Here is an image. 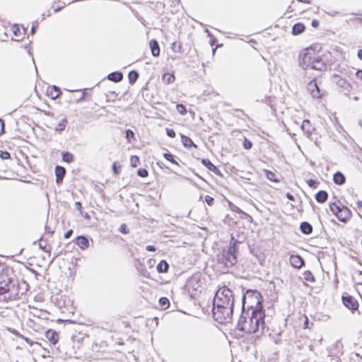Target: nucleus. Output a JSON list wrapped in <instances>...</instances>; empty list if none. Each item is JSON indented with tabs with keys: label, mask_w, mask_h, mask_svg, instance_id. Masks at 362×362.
<instances>
[{
	"label": "nucleus",
	"mask_w": 362,
	"mask_h": 362,
	"mask_svg": "<svg viewBox=\"0 0 362 362\" xmlns=\"http://www.w3.org/2000/svg\"><path fill=\"white\" fill-rule=\"evenodd\" d=\"M62 8V7H58L55 9V12H58L59 11H60Z\"/></svg>",
	"instance_id": "338daca9"
},
{
	"label": "nucleus",
	"mask_w": 362,
	"mask_h": 362,
	"mask_svg": "<svg viewBox=\"0 0 362 362\" xmlns=\"http://www.w3.org/2000/svg\"><path fill=\"white\" fill-rule=\"evenodd\" d=\"M328 198V194L325 190H320L315 194V199L319 203H324Z\"/></svg>",
	"instance_id": "4be33fe9"
},
{
	"label": "nucleus",
	"mask_w": 362,
	"mask_h": 362,
	"mask_svg": "<svg viewBox=\"0 0 362 362\" xmlns=\"http://www.w3.org/2000/svg\"><path fill=\"white\" fill-rule=\"evenodd\" d=\"M123 75L121 72L115 71L112 72L107 76V79L113 82H119L122 80Z\"/></svg>",
	"instance_id": "412c9836"
},
{
	"label": "nucleus",
	"mask_w": 362,
	"mask_h": 362,
	"mask_svg": "<svg viewBox=\"0 0 362 362\" xmlns=\"http://www.w3.org/2000/svg\"><path fill=\"white\" fill-rule=\"evenodd\" d=\"M308 90L314 98H320L322 95L315 81H310L308 84Z\"/></svg>",
	"instance_id": "6e6552de"
},
{
	"label": "nucleus",
	"mask_w": 362,
	"mask_h": 362,
	"mask_svg": "<svg viewBox=\"0 0 362 362\" xmlns=\"http://www.w3.org/2000/svg\"><path fill=\"white\" fill-rule=\"evenodd\" d=\"M307 184L310 187L316 188L317 182L314 180L310 179V180H307Z\"/></svg>",
	"instance_id": "79ce46f5"
},
{
	"label": "nucleus",
	"mask_w": 362,
	"mask_h": 362,
	"mask_svg": "<svg viewBox=\"0 0 362 362\" xmlns=\"http://www.w3.org/2000/svg\"><path fill=\"white\" fill-rule=\"evenodd\" d=\"M334 78L335 79V83H337V85L339 88H341L343 89V90L344 91V94H349L352 88L349 82L345 78L339 77L337 75H334Z\"/></svg>",
	"instance_id": "0eeeda50"
},
{
	"label": "nucleus",
	"mask_w": 362,
	"mask_h": 362,
	"mask_svg": "<svg viewBox=\"0 0 362 362\" xmlns=\"http://www.w3.org/2000/svg\"><path fill=\"white\" fill-rule=\"evenodd\" d=\"M265 175L268 180H269L272 182H279L280 181L279 179L277 178L275 173H274L269 170H265Z\"/></svg>",
	"instance_id": "cd10ccee"
},
{
	"label": "nucleus",
	"mask_w": 362,
	"mask_h": 362,
	"mask_svg": "<svg viewBox=\"0 0 362 362\" xmlns=\"http://www.w3.org/2000/svg\"><path fill=\"white\" fill-rule=\"evenodd\" d=\"M302 130L309 136L312 134L313 127L309 120L305 119L301 124Z\"/></svg>",
	"instance_id": "a211bd4d"
},
{
	"label": "nucleus",
	"mask_w": 362,
	"mask_h": 362,
	"mask_svg": "<svg viewBox=\"0 0 362 362\" xmlns=\"http://www.w3.org/2000/svg\"><path fill=\"white\" fill-rule=\"evenodd\" d=\"M73 234V230L71 229L67 230L64 234V238L68 239Z\"/></svg>",
	"instance_id": "8fccbe9b"
},
{
	"label": "nucleus",
	"mask_w": 362,
	"mask_h": 362,
	"mask_svg": "<svg viewBox=\"0 0 362 362\" xmlns=\"http://www.w3.org/2000/svg\"><path fill=\"white\" fill-rule=\"evenodd\" d=\"M358 124L362 127V119L358 120Z\"/></svg>",
	"instance_id": "69168bd1"
},
{
	"label": "nucleus",
	"mask_w": 362,
	"mask_h": 362,
	"mask_svg": "<svg viewBox=\"0 0 362 362\" xmlns=\"http://www.w3.org/2000/svg\"><path fill=\"white\" fill-rule=\"evenodd\" d=\"M119 231L123 234H128L129 233V230L126 224L123 223L121 225L119 228Z\"/></svg>",
	"instance_id": "a19ab883"
},
{
	"label": "nucleus",
	"mask_w": 362,
	"mask_h": 362,
	"mask_svg": "<svg viewBox=\"0 0 362 362\" xmlns=\"http://www.w3.org/2000/svg\"><path fill=\"white\" fill-rule=\"evenodd\" d=\"M357 56L361 60H362V49L358 51Z\"/></svg>",
	"instance_id": "052dcab7"
},
{
	"label": "nucleus",
	"mask_w": 362,
	"mask_h": 362,
	"mask_svg": "<svg viewBox=\"0 0 362 362\" xmlns=\"http://www.w3.org/2000/svg\"><path fill=\"white\" fill-rule=\"evenodd\" d=\"M169 265L165 260L160 261L157 265V270L159 273L166 272Z\"/></svg>",
	"instance_id": "393cba45"
},
{
	"label": "nucleus",
	"mask_w": 362,
	"mask_h": 362,
	"mask_svg": "<svg viewBox=\"0 0 362 362\" xmlns=\"http://www.w3.org/2000/svg\"><path fill=\"white\" fill-rule=\"evenodd\" d=\"M197 281L198 279L196 277H193L189 280V284L192 285L194 281L197 282Z\"/></svg>",
	"instance_id": "bf43d9fd"
},
{
	"label": "nucleus",
	"mask_w": 362,
	"mask_h": 362,
	"mask_svg": "<svg viewBox=\"0 0 362 362\" xmlns=\"http://www.w3.org/2000/svg\"><path fill=\"white\" fill-rule=\"evenodd\" d=\"M337 217L341 222L346 223L351 217V211L347 207L342 206Z\"/></svg>",
	"instance_id": "9d476101"
},
{
	"label": "nucleus",
	"mask_w": 362,
	"mask_h": 362,
	"mask_svg": "<svg viewBox=\"0 0 362 362\" xmlns=\"http://www.w3.org/2000/svg\"><path fill=\"white\" fill-rule=\"evenodd\" d=\"M76 245L82 250H84L89 247V240L84 236H78L76 238Z\"/></svg>",
	"instance_id": "f3484780"
},
{
	"label": "nucleus",
	"mask_w": 362,
	"mask_h": 362,
	"mask_svg": "<svg viewBox=\"0 0 362 362\" xmlns=\"http://www.w3.org/2000/svg\"><path fill=\"white\" fill-rule=\"evenodd\" d=\"M18 336L19 337H21V339H23V340H25L27 343L30 344H32V341H30V339L28 337H25L24 336H23L22 334H18Z\"/></svg>",
	"instance_id": "3c124183"
},
{
	"label": "nucleus",
	"mask_w": 362,
	"mask_h": 362,
	"mask_svg": "<svg viewBox=\"0 0 362 362\" xmlns=\"http://www.w3.org/2000/svg\"><path fill=\"white\" fill-rule=\"evenodd\" d=\"M62 160L63 161L70 163L74 160V156L72 153L69 152H63L62 153Z\"/></svg>",
	"instance_id": "bb28decb"
},
{
	"label": "nucleus",
	"mask_w": 362,
	"mask_h": 362,
	"mask_svg": "<svg viewBox=\"0 0 362 362\" xmlns=\"http://www.w3.org/2000/svg\"><path fill=\"white\" fill-rule=\"evenodd\" d=\"M356 206L358 208L362 209V201H358L356 202Z\"/></svg>",
	"instance_id": "680f3d73"
},
{
	"label": "nucleus",
	"mask_w": 362,
	"mask_h": 362,
	"mask_svg": "<svg viewBox=\"0 0 362 362\" xmlns=\"http://www.w3.org/2000/svg\"><path fill=\"white\" fill-rule=\"evenodd\" d=\"M235 296L233 292L223 286L219 288L214 298L213 317L219 323L230 322L233 313Z\"/></svg>",
	"instance_id": "f257e3e1"
},
{
	"label": "nucleus",
	"mask_w": 362,
	"mask_h": 362,
	"mask_svg": "<svg viewBox=\"0 0 362 362\" xmlns=\"http://www.w3.org/2000/svg\"><path fill=\"white\" fill-rule=\"evenodd\" d=\"M119 168L120 167L117 166V163L115 162L112 165V170L115 174L118 175L119 173Z\"/></svg>",
	"instance_id": "49530a36"
},
{
	"label": "nucleus",
	"mask_w": 362,
	"mask_h": 362,
	"mask_svg": "<svg viewBox=\"0 0 362 362\" xmlns=\"http://www.w3.org/2000/svg\"><path fill=\"white\" fill-rule=\"evenodd\" d=\"M30 32L32 34H34L35 32V26L33 25L31 28Z\"/></svg>",
	"instance_id": "e2e57ef3"
},
{
	"label": "nucleus",
	"mask_w": 362,
	"mask_h": 362,
	"mask_svg": "<svg viewBox=\"0 0 362 362\" xmlns=\"http://www.w3.org/2000/svg\"><path fill=\"white\" fill-rule=\"evenodd\" d=\"M317 54L311 48L302 50L299 54V65L304 70L312 67Z\"/></svg>",
	"instance_id": "423d86ee"
},
{
	"label": "nucleus",
	"mask_w": 362,
	"mask_h": 362,
	"mask_svg": "<svg viewBox=\"0 0 362 362\" xmlns=\"http://www.w3.org/2000/svg\"><path fill=\"white\" fill-rule=\"evenodd\" d=\"M0 157L4 160H7L11 158V155L8 151H0Z\"/></svg>",
	"instance_id": "58836bf2"
},
{
	"label": "nucleus",
	"mask_w": 362,
	"mask_h": 362,
	"mask_svg": "<svg viewBox=\"0 0 362 362\" xmlns=\"http://www.w3.org/2000/svg\"><path fill=\"white\" fill-rule=\"evenodd\" d=\"M75 207L77 210H78L79 211H81L82 206H81V204L80 202H75Z\"/></svg>",
	"instance_id": "603ef678"
},
{
	"label": "nucleus",
	"mask_w": 362,
	"mask_h": 362,
	"mask_svg": "<svg viewBox=\"0 0 362 362\" xmlns=\"http://www.w3.org/2000/svg\"><path fill=\"white\" fill-rule=\"evenodd\" d=\"M176 109H177V112L182 115H185L187 113L186 107L182 104L177 105Z\"/></svg>",
	"instance_id": "f704fd0d"
},
{
	"label": "nucleus",
	"mask_w": 362,
	"mask_h": 362,
	"mask_svg": "<svg viewBox=\"0 0 362 362\" xmlns=\"http://www.w3.org/2000/svg\"><path fill=\"white\" fill-rule=\"evenodd\" d=\"M146 250L150 252L156 251V247L153 245H147L146 247Z\"/></svg>",
	"instance_id": "864d4df0"
},
{
	"label": "nucleus",
	"mask_w": 362,
	"mask_h": 362,
	"mask_svg": "<svg viewBox=\"0 0 362 362\" xmlns=\"http://www.w3.org/2000/svg\"><path fill=\"white\" fill-rule=\"evenodd\" d=\"M45 337L52 344H56L59 340L58 333L55 330H53V329H48L45 332Z\"/></svg>",
	"instance_id": "f8f14e48"
},
{
	"label": "nucleus",
	"mask_w": 362,
	"mask_h": 362,
	"mask_svg": "<svg viewBox=\"0 0 362 362\" xmlns=\"http://www.w3.org/2000/svg\"><path fill=\"white\" fill-rule=\"evenodd\" d=\"M20 286L6 274H0V302H7L19 298Z\"/></svg>",
	"instance_id": "7ed1b4c3"
},
{
	"label": "nucleus",
	"mask_w": 362,
	"mask_h": 362,
	"mask_svg": "<svg viewBox=\"0 0 362 362\" xmlns=\"http://www.w3.org/2000/svg\"><path fill=\"white\" fill-rule=\"evenodd\" d=\"M286 198L291 201L294 200V197L292 194H291L290 193L286 194Z\"/></svg>",
	"instance_id": "4d7b16f0"
},
{
	"label": "nucleus",
	"mask_w": 362,
	"mask_h": 362,
	"mask_svg": "<svg viewBox=\"0 0 362 362\" xmlns=\"http://www.w3.org/2000/svg\"><path fill=\"white\" fill-rule=\"evenodd\" d=\"M202 163L216 175H221L220 170L209 159H202Z\"/></svg>",
	"instance_id": "2eb2a0df"
},
{
	"label": "nucleus",
	"mask_w": 362,
	"mask_h": 362,
	"mask_svg": "<svg viewBox=\"0 0 362 362\" xmlns=\"http://www.w3.org/2000/svg\"><path fill=\"white\" fill-rule=\"evenodd\" d=\"M181 141H182V144L185 147H189V148L191 146L197 147V146L194 144L192 140L187 136L182 134L181 135Z\"/></svg>",
	"instance_id": "b1692460"
},
{
	"label": "nucleus",
	"mask_w": 362,
	"mask_h": 362,
	"mask_svg": "<svg viewBox=\"0 0 362 362\" xmlns=\"http://www.w3.org/2000/svg\"><path fill=\"white\" fill-rule=\"evenodd\" d=\"M150 48L153 57H158L160 54V47L157 40H151L150 41Z\"/></svg>",
	"instance_id": "dca6fc26"
},
{
	"label": "nucleus",
	"mask_w": 362,
	"mask_h": 362,
	"mask_svg": "<svg viewBox=\"0 0 362 362\" xmlns=\"http://www.w3.org/2000/svg\"><path fill=\"white\" fill-rule=\"evenodd\" d=\"M130 163L132 167H136L138 163H139V157L136 156H132L130 158Z\"/></svg>",
	"instance_id": "c9c22d12"
},
{
	"label": "nucleus",
	"mask_w": 362,
	"mask_h": 362,
	"mask_svg": "<svg viewBox=\"0 0 362 362\" xmlns=\"http://www.w3.org/2000/svg\"><path fill=\"white\" fill-rule=\"evenodd\" d=\"M137 175L139 176V177H146L148 176V171L144 169V168H140L137 170Z\"/></svg>",
	"instance_id": "4c0bfd02"
},
{
	"label": "nucleus",
	"mask_w": 362,
	"mask_h": 362,
	"mask_svg": "<svg viewBox=\"0 0 362 362\" xmlns=\"http://www.w3.org/2000/svg\"><path fill=\"white\" fill-rule=\"evenodd\" d=\"M304 279L307 281L310 282H314L315 281V276L313 274V273L310 271H306L303 274Z\"/></svg>",
	"instance_id": "473e14b6"
},
{
	"label": "nucleus",
	"mask_w": 362,
	"mask_h": 362,
	"mask_svg": "<svg viewBox=\"0 0 362 362\" xmlns=\"http://www.w3.org/2000/svg\"><path fill=\"white\" fill-rule=\"evenodd\" d=\"M327 65L322 58L319 55H316L311 69L317 71H325Z\"/></svg>",
	"instance_id": "9b49d317"
},
{
	"label": "nucleus",
	"mask_w": 362,
	"mask_h": 362,
	"mask_svg": "<svg viewBox=\"0 0 362 362\" xmlns=\"http://www.w3.org/2000/svg\"><path fill=\"white\" fill-rule=\"evenodd\" d=\"M171 48L174 52H182V44L180 42H174L172 44Z\"/></svg>",
	"instance_id": "7c9ffc66"
},
{
	"label": "nucleus",
	"mask_w": 362,
	"mask_h": 362,
	"mask_svg": "<svg viewBox=\"0 0 362 362\" xmlns=\"http://www.w3.org/2000/svg\"><path fill=\"white\" fill-rule=\"evenodd\" d=\"M129 81L134 84L139 78V73L136 71H131L128 74Z\"/></svg>",
	"instance_id": "a878e982"
},
{
	"label": "nucleus",
	"mask_w": 362,
	"mask_h": 362,
	"mask_svg": "<svg viewBox=\"0 0 362 362\" xmlns=\"http://www.w3.org/2000/svg\"><path fill=\"white\" fill-rule=\"evenodd\" d=\"M264 317V312L252 313V312L242 311L237 329L247 334L262 335L265 329Z\"/></svg>",
	"instance_id": "f03ea898"
},
{
	"label": "nucleus",
	"mask_w": 362,
	"mask_h": 362,
	"mask_svg": "<svg viewBox=\"0 0 362 362\" xmlns=\"http://www.w3.org/2000/svg\"><path fill=\"white\" fill-rule=\"evenodd\" d=\"M4 132V122L0 119V136Z\"/></svg>",
	"instance_id": "09e8293b"
},
{
	"label": "nucleus",
	"mask_w": 362,
	"mask_h": 362,
	"mask_svg": "<svg viewBox=\"0 0 362 362\" xmlns=\"http://www.w3.org/2000/svg\"><path fill=\"white\" fill-rule=\"evenodd\" d=\"M134 133L131 129H127L126 131V137L127 139L134 137Z\"/></svg>",
	"instance_id": "de8ad7c7"
},
{
	"label": "nucleus",
	"mask_w": 362,
	"mask_h": 362,
	"mask_svg": "<svg viewBox=\"0 0 362 362\" xmlns=\"http://www.w3.org/2000/svg\"><path fill=\"white\" fill-rule=\"evenodd\" d=\"M243 146L245 149H250L252 146V144L250 141L247 140V139H245Z\"/></svg>",
	"instance_id": "37998d69"
},
{
	"label": "nucleus",
	"mask_w": 362,
	"mask_h": 362,
	"mask_svg": "<svg viewBox=\"0 0 362 362\" xmlns=\"http://www.w3.org/2000/svg\"><path fill=\"white\" fill-rule=\"evenodd\" d=\"M238 241L232 238L228 249L223 250L222 252L218 255V262L226 267H230L235 265L237 262L236 257V243Z\"/></svg>",
	"instance_id": "39448f33"
},
{
	"label": "nucleus",
	"mask_w": 362,
	"mask_h": 362,
	"mask_svg": "<svg viewBox=\"0 0 362 362\" xmlns=\"http://www.w3.org/2000/svg\"><path fill=\"white\" fill-rule=\"evenodd\" d=\"M329 208L331 211L337 216V214H339L340 209H341V206H339L336 203H331L329 204Z\"/></svg>",
	"instance_id": "2f4dec72"
},
{
	"label": "nucleus",
	"mask_w": 362,
	"mask_h": 362,
	"mask_svg": "<svg viewBox=\"0 0 362 362\" xmlns=\"http://www.w3.org/2000/svg\"><path fill=\"white\" fill-rule=\"evenodd\" d=\"M174 79H175V77H174L173 74H165L163 76V80L167 81L168 83H170L171 82H173L174 81Z\"/></svg>",
	"instance_id": "e433bc0d"
},
{
	"label": "nucleus",
	"mask_w": 362,
	"mask_h": 362,
	"mask_svg": "<svg viewBox=\"0 0 362 362\" xmlns=\"http://www.w3.org/2000/svg\"><path fill=\"white\" fill-rule=\"evenodd\" d=\"M40 248L42 249L45 252H48V250H47L46 245H43L42 243H39Z\"/></svg>",
	"instance_id": "6e6d98bb"
},
{
	"label": "nucleus",
	"mask_w": 362,
	"mask_h": 362,
	"mask_svg": "<svg viewBox=\"0 0 362 362\" xmlns=\"http://www.w3.org/2000/svg\"><path fill=\"white\" fill-rule=\"evenodd\" d=\"M166 134L170 138H174L175 136V132L173 129H167Z\"/></svg>",
	"instance_id": "a18cd8bd"
},
{
	"label": "nucleus",
	"mask_w": 362,
	"mask_h": 362,
	"mask_svg": "<svg viewBox=\"0 0 362 362\" xmlns=\"http://www.w3.org/2000/svg\"><path fill=\"white\" fill-rule=\"evenodd\" d=\"M159 305L163 309H167L170 305L169 300L165 297L159 299Z\"/></svg>",
	"instance_id": "c756f323"
},
{
	"label": "nucleus",
	"mask_w": 362,
	"mask_h": 362,
	"mask_svg": "<svg viewBox=\"0 0 362 362\" xmlns=\"http://www.w3.org/2000/svg\"><path fill=\"white\" fill-rule=\"evenodd\" d=\"M343 304L349 310H355L358 307L357 300L351 296H342Z\"/></svg>",
	"instance_id": "1a4fd4ad"
},
{
	"label": "nucleus",
	"mask_w": 362,
	"mask_h": 362,
	"mask_svg": "<svg viewBox=\"0 0 362 362\" xmlns=\"http://www.w3.org/2000/svg\"><path fill=\"white\" fill-rule=\"evenodd\" d=\"M318 25H319V23H318V21H316V20H313V21H312V25H313L314 28H317V27L318 26Z\"/></svg>",
	"instance_id": "13d9d810"
},
{
	"label": "nucleus",
	"mask_w": 362,
	"mask_h": 362,
	"mask_svg": "<svg viewBox=\"0 0 362 362\" xmlns=\"http://www.w3.org/2000/svg\"><path fill=\"white\" fill-rule=\"evenodd\" d=\"M65 174L66 170L64 167L59 165L55 167L56 182L57 185H60L62 182Z\"/></svg>",
	"instance_id": "ddd939ff"
},
{
	"label": "nucleus",
	"mask_w": 362,
	"mask_h": 362,
	"mask_svg": "<svg viewBox=\"0 0 362 362\" xmlns=\"http://www.w3.org/2000/svg\"><path fill=\"white\" fill-rule=\"evenodd\" d=\"M305 30V26L303 23H296L292 28V33L293 35H299Z\"/></svg>",
	"instance_id": "5701e85b"
},
{
	"label": "nucleus",
	"mask_w": 362,
	"mask_h": 362,
	"mask_svg": "<svg viewBox=\"0 0 362 362\" xmlns=\"http://www.w3.org/2000/svg\"><path fill=\"white\" fill-rule=\"evenodd\" d=\"M300 231L305 235H309L313 232V226L308 222L304 221L300 223Z\"/></svg>",
	"instance_id": "aec40b11"
},
{
	"label": "nucleus",
	"mask_w": 362,
	"mask_h": 362,
	"mask_svg": "<svg viewBox=\"0 0 362 362\" xmlns=\"http://www.w3.org/2000/svg\"><path fill=\"white\" fill-rule=\"evenodd\" d=\"M53 90H54V92H56V94L54 95L52 92H51V95H52V98H58L60 95V94H61L60 89L58 87L54 86H53Z\"/></svg>",
	"instance_id": "ea45409f"
},
{
	"label": "nucleus",
	"mask_w": 362,
	"mask_h": 362,
	"mask_svg": "<svg viewBox=\"0 0 362 362\" xmlns=\"http://www.w3.org/2000/svg\"><path fill=\"white\" fill-rule=\"evenodd\" d=\"M18 32H20L19 28H17L16 30H13V33L16 36H18V34H17Z\"/></svg>",
	"instance_id": "0e129e2a"
},
{
	"label": "nucleus",
	"mask_w": 362,
	"mask_h": 362,
	"mask_svg": "<svg viewBox=\"0 0 362 362\" xmlns=\"http://www.w3.org/2000/svg\"><path fill=\"white\" fill-rule=\"evenodd\" d=\"M84 217H85L86 218H90V216H89L88 214H86L84 216Z\"/></svg>",
	"instance_id": "774afa93"
},
{
	"label": "nucleus",
	"mask_w": 362,
	"mask_h": 362,
	"mask_svg": "<svg viewBox=\"0 0 362 362\" xmlns=\"http://www.w3.org/2000/svg\"><path fill=\"white\" fill-rule=\"evenodd\" d=\"M242 311L254 313L264 312L262 304V296L257 291L248 290L242 297Z\"/></svg>",
	"instance_id": "20e7f679"
},
{
	"label": "nucleus",
	"mask_w": 362,
	"mask_h": 362,
	"mask_svg": "<svg viewBox=\"0 0 362 362\" xmlns=\"http://www.w3.org/2000/svg\"><path fill=\"white\" fill-rule=\"evenodd\" d=\"M356 75L358 78L362 81V70H358L356 71Z\"/></svg>",
	"instance_id": "5fc2aeb1"
},
{
	"label": "nucleus",
	"mask_w": 362,
	"mask_h": 362,
	"mask_svg": "<svg viewBox=\"0 0 362 362\" xmlns=\"http://www.w3.org/2000/svg\"><path fill=\"white\" fill-rule=\"evenodd\" d=\"M333 181L336 185H343L346 181L345 176L341 172H337L334 174Z\"/></svg>",
	"instance_id": "6ab92c4d"
},
{
	"label": "nucleus",
	"mask_w": 362,
	"mask_h": 362,
	"mask_svg": "<svg viewBox=\"0 0 362 362\" xmlns=\"http://www.w3.org/2000/svg\"><path fill=\"white\" fill-rule=\"evenodd\" d=\"M290 263L292 267L299 269L303 265L304 261L299 255H291L290 257Z\"/></svg>",
	"instance_id": "4468645a"
},
{
	"label": "nucleus",
	"mask_w": 362,
	"mask_h": 362,
	"mask_svg": "<svg viewBox=\"0 0 362 362\" xmlns=\"http://www.w3.org/2000/svg\"><path fill=\"white\" fill-rule=\"evenodd\" d=\"M214 198L211 196L206 195L205 197V202L207 203L208 205L211 206L214 204Z\"/></svg>",
	"instance_id": "c03bdc74"
},
{
	"label": "nucleus",
	"mask_w": 362,
	"mask_h": 362,
	"mask_svg": "<svg viewBox=\"0 0 362 362\" xmlns=\"http://www.w3.org/2000/svg\"><path fill=\"white\" fill-rule=\"evenodd\" d=\"M163 157L168 161L171 162L172 163L178 165L177 161L174 159L173 156L170 153H165L163 154Z\"/></svg>",
	"instance_id": "72a5a7b5"
},
{
	"label": "nucleus",
	"mask_w": 362,
	"mask_h": 362,
	"mask_svg": "<svg viewBox=\"0 0 362 362\" xmlns=\"http://www.w3.org/2000/svg\"><path fill=\"white\" fill-rule=\"evenodd\" d=\"M66 124H67V120L66 119L64 118L62 119L59 123L57 125V127H55V131L56 132H62L66 126Z\"/></svg>",
	"instance_id": "c85d7f7f"
}]
</instances>
